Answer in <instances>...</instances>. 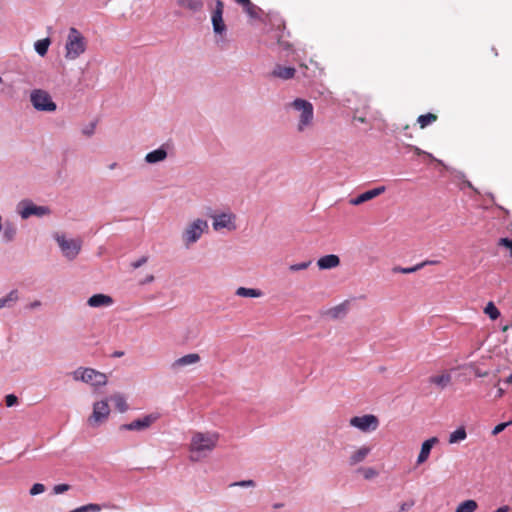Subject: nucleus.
<instances>
[{
	"mask_svg": "<svg viewBox=\"0 0 512 512\" xmlns=\"http://www.w3.org/2000/svg\"><path fill=\"white\" fill-rule=\"evenodd\" d=\"M488 196L489 198L491 199V201L494 203L495 202V197L492 193H488Z\"/></svg>",
	"mask_w": 512,
	"mask_h": 512,
	"instance_id": "obj_59",
	"label": "nucleus"
},
{
	"mask_svg": "<svg viewBox=\"0 0 512 512\" xmlns=\"http://www.w3.org/2000/svg\"><path fill=\"white\" fill-rule=\"evenodd\" d=\"M478 505L475 500L468 499L461 502L455 512H474L477 509Z\"/></svg>",
	"mask_w": 512,
	"mask_h": 512,
	"instance_id": "obj_31",
	"label": "nucleus"
},
{
	"mask_svg": "<svg viewBox=\"0 0 512 512\" xmlns=\"http://www.w3.org/2000/svg\"><path fill=\"white\" fill-rule=\"evenodd\" d=\"M437 442H438V438L437 437H431V438L425 440L422 443L421 449H420V453H419L418 458H417V464L418 465L424 463L428 459L433 446Z\"/></svg>",
	"mask_w": 512,
	"mask_h": 512,
	"instance_id": "obj_17",
	"label": "nucleus"
},
{
	"mask_svg": "<svg viewBox=\"0 0 512 512\" xmlns=\"http://www.w3.org/2000/svg\"><path fill=\"white\" fill-rule=\"evenodd\" d=\"M291 107L300 112L297 130L298 132H304L313 123L314 108L312 103L302 98H296L291 102Z\"/></svg>",
	"mask_w": 512,
	"mask_h": 512,
	"instance_id": "obj_3",
	"label": "nucleus"
},
{
	"mask_svg": "<svg viewBox=\"0 0 512 512\" xmlns=\"http://www.w3.org/2000/svg\"><path fill=\"white\" fill-rule=\"evenodd\" d=\"M467 437L466 430L463 426L457 428L449 436V443L454 444L465 440Z\"/></svg>",
	"mask_w": 512,
	"mask_h": 512,
	"instance_id": "obj_32",
	"label": "nucleus"
},
{
	"mask_svg": "<svg viewBox=\"0 0 512 512\" xmlns=\"http://www.w3.org/2000/svg\"><path fill=\"white\" fill-rule=\"evenodd\" d=\"M0 232L6 242H11L15 238L16 228L12 222L6 221L3 225L2 231Z\"/></svg>",
	"mask_w": 512,
	"mask_h": 512,
	"instance_id": "obj_26",
	"label": "nucleus"
},
{
	"mask_svg": "<svg viewBox=\"0 0 512 512\" xmlns=\"http://www.w3.org/2000/svg\"><path fill=\"white\" fill-rule=\"evenodd\" d=\"M100 510H101L100 505L90 503V504H86V505L80 506L78 508H75L69 512H98Z\"/></svg>",
	"mask_w": 512,
	"mask_h": 512,
	"instance_id": "obj_36",
	"label": "nucleus"
},
{
	"mask_svg": "<svg viewBox=\"0 0 512 512\" xmlns=\"http://www.w3.org/2000/svg\"><path fill=\"white\" fill-rule=\"evenodd\" d=\"M167 155V150L164 145H162L159 148L147 153L145 156V161L149 164H156L158 162L164 161L167 158Z\"/></svg>",
	"mask_w": 512,
	"mask_h": 512,
	"instance_id": "obj_21",
	"label": "nucleus"
},
{
	"mask_svg": "<svg viewBox=\"0 0 512 512\" xmlns=\"http://www.w3.org/2000/svg\"><path fill=\"white\" fill-rule=\"evenodd\" d=\"M116 166H117V163H116V162H114V163H112V164H110V165H109V168H110V169H114Z\"/></svg>",
	"mask_w": 512,
	"mask_h": 512,
	"instance_id": "obj_60",
	"label": "nucleus"
},
{
	"mask_svg": "<svg viewBox=\"0 0 512 512\" xmlns=\"http://www.w3.org/2000/svg\"><path fill=\"white\" fill-rule=\"evenodd\" d=\"M85 383L91 384L96 387L104 386L107 384V376L104 373L99 372L93 368H88Z\"/></svg>",
	"mask_w": 512,
	"mask_h": 512,
	"instance_id": "obj_15",
	"label": "nucleus"
},
{
	"mask_svg": "<svg viewBox=\"0 0 512 512\" xmlns=\"http://www.w3.org/2000/svg\"><path fill=\"white\" fill-rule=\"evenodd\" d=\"M283 506H284V504H283V503H275V504L273 505V508H274V509H279V508H282Z\"/></svg>",
	"mask_w": 512,
	"mask_h": 512,
	"instance_id": "obj_56",
	"label": "nucleus"
},
{
	"mask_svg": "<svg viewBox=\"0 0 512 512\" xmlns=\"http://www.w3.org/2000/svg\"><path fill=\"white\" fill-rule=\"evenodd\" d=\"M219 435L217 433L204 434L197 432L193 435L190 442L191 460L198 461L205 456L207 452L212 451L217 444Z\"/></svg>",
	"mask_w": 512,
	"mask_h": 512,
	"instance_id": "obj_1",
	"label": "nucleus"
},
{
	"mask_svg": "<svg viewBox=\"0 0 512 512\" xmlns=\"http://www.w3.org/2000/svg\"><path fill=\"white\" fill-rule=\"evenodd\" d=\"M377 475V471L374 468H366L364 470V478L371 479Z\"/></svg>",
	"mask_w": 512,
	"mask_h": 512,
	"instance_id": "obj_49",
	"label": "nucleus"
},
{
	"mask_svg": "<svg viewBox=\"0 0 512 512\" xmlns=\"http://www.w3.org/2000/svg\"><path fill=\"white\" fill-rule=\"evenodd\" d=\"M484 312L489 316L491 320H496L500 316L499 309L494 305L493 302H489L484 308Z\"/></svg>",
	"mask_w": 512,
	"mask_h": 512,
	"instance_id": "obj_35",
	"label": "nucleus"
},
{
	"mask_svg": "<svg viewBox=\"0 0 512 512\" xmlns=\"http://www.w3.org/2000/svg\"><path fill=\"white\" fill-rule=\"evenodd\" d=\"M154 277L152 275L148 276L145 280V283H149L151 281H153Z\"/></svg>",
	"mask_w": 512,
	"mask_h": 512,
	"instance_id": "obj_58",
	"label": "nucleus"
},
{
	"mask_svg": "<svg viewBox=\"0 0 512 512\" xmlns=\"http://www.w3.org/2000/svg\"><path fill=\"white\" fill-rule=\"evenodd\" d=\"M279 42V45L281 46V48L283 50H289L291 48V44L289 42H282V41H278Z\"/></svg>",
	"mask_w": 512,
	"mask_h": 512,
	"instance_id": "obj_51",
	"label": "nucleus"
},
{
	"mask_svg": "<svg viewBox=\"0 0 512 512\" xmlns=\"http://www.w3.org/2000/svg\"><path fill=\"white\" fill-rule=\"evenodd\" d=\"M208 229V222L203 219H196L189 224L182 234L186 247L196 243L200 239L201 235L208 231Z\"/></svg>",
	"mask_w": 512,
	"mask_h": 512,
	"instance_id": "obj_5",
	"label": "nucleus"
},
{
	"mask_svg": "<svg viewBox=\"0 0 512 512\" xmlns=\"http://www.w3.org/2000/svg\"><path fill=\"white\" fill-rule=\"evenodd\" d=\"M214 230L218 231L223 228H227L229 230L235 229V225L232 223L231 214L221 213L214 217L213 221Z\"/></svg>",
	"mask_w": 512,
	"mask_h": 512,
	"instance_id": "obj_16",
	"label": "nucleus"
},
{
	"mask_svg": "<svg viewBox=\"0 0 512 512\" xmlns=\"http://www.w3.org/2000/svg\"><path fill=\"white\" fill-rule=\"evenodd\" d=\"M229 487H241V488H254L256 487V482L254 480H241L236 481L229 484Z\"/></svg>",
	"mask_w": 512,
	"mask_h": 512,
	"instance_id": "obj_38",
	"label": "nucleus"
},
{
	"mask_svg": "<svg viewBox=\"0 0 512 512\" xmlns=\"http://www.w3.org/2000/svg\"><path fill=\"white\" fill-rule=\"evenodd\" d=\"M88 368L79 367L73 371L72 376L75 381H82L85 383Z\"/></svg>",
	"mask_w": 512,
	"mask_h": 512,
	"instance_id": "obj_37",
	"label": "nucleus"
},
{
	"mask_svg": "<svg viewBox=\"0 0 512 512\" xmlns=\"http://www.w3.org/2000/svg\"><path fill=\"white\" fill-rule=\"evenodd\" d=\"M508 511H509V507L507 505H504V506L499 507L498 509H496L493 512H508Z\"/></svg>",
	"mask_w": 512,
	"mask_h": 512,
	"instance_id": "obj_55",
	"label": "nucleus"
},
{
	"mask_svg": "<svg viewBox=\"0 0 512 512\" xmlns=\"http://www.w3.org/2000/svg\"><path fill=\"white\" fill-rule=\"evenodd\" d=\"M19 299V292L17 289L11 290L5 297L0 298L1 308H12Z\"/></svg>",
	"mask_w": 512,
	"mask_h": 512,
	"instance_id": "obj_24",
	"label": "nucleus"
},
{
	"mask_svg": "<svg viewBox=\"0 0 512 512\" xmlns=\"http://www.w3.org/2000/svg\"><path fill=\"white\" fill-rule=\"evenodd\" d=\"M412 149L415 152V154H417V155H425V156H427V157L437 161L439 164L443 165V162L441 160H438V159L434 158V156L431 153H428V152L420 149L417 146H413Z\"/></svg>",
	"mask_w": 512,
	"mask_h": 512,
	"instance_id": "obj_42",
	"label": "nucleus"
},
{
	"mask_svg": "<svg viewBox=\"0 0 512 512\" xmlns=\"http://www.w3.org/2000/svg\"><path fill=\"white\" fill-rule=\"evenodd\" d=\"M348 311L346 303H341L327 311V315L332 319H338L346 315Z\"/></svg>",
	"mask_w": 512,
	"mask_h": 512,
	"instance_id": "obj_28",
	"label": "nucleus"
},
{
	"mask_svg": "<svg viewBox=\"0 0 512 512\" xmlns=\"http://www.w3.org/2000/svg\"><path fill=\"white\" fill-rule=\"evenodd\" d=\"M158 413H151L145 415L143 418L135 419L134 421L119 426L120 431H142L149 428L154 422L159 419Z\"/></svg>",
	"mask_w": 512,
	"mask_h": 512,
	"instance_id": "obj_9",
	"label": "nucleus"
},
{
	"mask_svg": "<svg viewBox=\"0 0 512 512\" xmlns=\"http://www.w3.org/2000/svg\"><path fill=\"white\" fill-rule=\"evenodd\" d=\"M239 4L243 7L244 12L250 18H253V19H258L259 18V15L257 13V10L259 8L256 5H254L250 0H242Z\"/></svg>",
	"mask_w": 512,
	"mask_h": 512,
	"instance_id": "obj_29",
	"label": "nucleus"
},
{
	"mask_svg": "<svg viewBox=\"0 0 512 512\" xmlns=\"http://www.w3.org/2000/svg\"><path fill=\"white\" fill-rule=\"evenodd\" d=\"M85 37L75 27H71L68 32L65 44V58L75 60L86 51Z\"/></svg>",
	"mask_w": 512,
	"mask_h": 512,
	"instance_id": "obj_2",
	"label": "nucleus"
},
{
	"mask_svg": "<svg viewBox=\"0 0 512 512\" xmlns=\"http://www.w3.org/2000/svg\"><path fill=\"white\" fill-rule=\"evenodd\" d=\"M179 7L185 8L192 13H198L203 10L204 3L202 0H176Z\"/></svg>",
	"mask_w": 512,
	"mask_h": 512,
	"instance_id": "obj_22",
	"label": "nucleus"
},
{
	"mask_svg": "<svg viewBox=\"0 0 512 512\" xmlns=\"http://www.w3.org/2000/svg\"><path fill=\"white\" fill-rule=\"evenodd\" d=\"M236 295L240 297H260L262 292L259 289L239 287L236 290Z\"/></svg>",
	"mask_w": 512,
	"mask_h": 512,
	"instance_id": "obj_33",
	"label": "nucleus"
},
{
	"mask_svg": "<svg viewBox=\"0 0 512 512\" xmlns=\"http://www.w3.org/2000/svg\"><path fill=\"white\" fill-rule=\"evenodd\" d=\"M224 3L222 0H215V8L211 14V23L213 32L216 36H222L226 33L227 27L223 19Z\"/></svg>",
	"mask_w": 512,
	"mask_h": 512,
	"instance_id": "obj_8",
	"label": "nucleus"
},
{
	"mask_svg": "<svg viewBox=\"0 0 512 512\" xmlns=\"http://www.w3.org/2000/svg\"><path fill=\"white\" fill-rule=\"evenodd\" d=\"M296 73V69L292 66H283L281 64H276L273 70L270 73L272 78H279L282 80H290L294 78Z\"/></svg>",
	"mask_w": 512,
	"mask_h": 512,
	"instance_id": "obj_13",
	"label": "nucleus"
},
{
	"mask_svg": "<svg viewBox=\"0 0 512 512\" xmlns=\"http://www.w3.org/2000/svg\"><path fill=\"white\" fill-rule=\"evenodd\" d=\"M113 303L114 300L111 296L102 293L94 294L87 300V305L93 308L106 307Z\"/></svg>",
	"mask_w": 512,
	"mask_h": 512,
	"instance_id": "obj_14",
	"label": "nucleus"
},
{
	"mask_svg": "<svg viewBox=\"0 0 512 512\" xmlns=\"http://www.w3.org/2000/svg\"><path fill=\"white\" fill-rule=\"evenodd\" d=\"M385 190H386L385 186H378V187H375L373 189L367 190V191L359 194L357 197L350 199L349 202L351 205L357 206V205H360L366 201H369V200L381 195L382 193L385 192Z\"/></svg>",
	"mask_w": 512,
	"mask_h": 512,
	"instance_id": "obj_12",
	"label": "nucleus"
},
{
	"mask_svg": "<svg viewBox=\"0 0 512 512\" xmlns=\"http://www.w3.org/2000/svg\"><path fill=\"white\" fill-rule=\"evenodd\" d=\"M124 351H115L113 352V354L111 355L113 358H120L122 356H124Z\"/></svg>",
	"mask_w": 512,
	"mask_h": 512,
	"instance_id": "obj_54",
	"label": "nucleus"
},
{
	"mask_svg": "<svg viewBox=\"0 0 512 512\" xmlns=\"http://www.w3.org/2000/svg\"><path fill=\"white\" fill-rule=\"evenodd\" d=\"M111 401L114 403L115 408L121 413L126 412L129 408L126 398L122 394L113 395Z\"/></svg>",
	"mask_w": 512,
	"mask_h": 512,
	"instance_id": "obj_30",
	"label": "nucleus"
},
{
	"mask_svg": "<svg viewBox=\"0 0 512 512\" xmlns=\"http://www.w3.org/2000/svg\"><path fill=\"white\" fill-rule=\"evenodd\" d=\"M200 361V356L197 354V353H190V354H187V355H184L178 359H176L172 365H171V368L173 370H177L181 367H184V366H187V365H191V364H195L197 362Z\"/></svg>",
	"mask_w": 512,
	"mask_h": 512,
	"instance_id": "obj_20",
	"label": "nucleus"
},
{
	"mask_svg": "<svg viewBox=\"0 0 512 512\" xmlns=\"http://www.w3.org/2000/svg\"><path fill=\"white\" fill-rule=\"evenodd\" d=\"M311 263H312V261L308 260V261H304V262H301V263L291 264L289 266V270L292 271V272H297V271H300V270H305V269H307L311 265Z\"/></svg>",
	"mask_w": 512,
	"mask_h": 512,
	"instance_id": "obj_39",
	"label": "nucleus"
},
{
	"mask_svg": "<svg viewBox=\"0 0 512 512\" xmlns=\"http://www.w3.org/2000/svg\"><path fill=\"white\" fill-rule=\"evenodd\" d=\"M437 120V116L433 113L422 114L417 118V123L423 129L428 125L434 123Z\"/></svg>",
	"mask_w": 512,
	"mask_h": 512,
	"instance_id": "obj_34",
	"label": "nucleus"
},
{
	"mask_svg": "<svg viewBox=\"0 0 512 512\" xmlns=\"http://www.w3.org/2000/svg\"><path fill=\"white\" fill-rule=\"evenodd\" d=\"M463 183H464V185H465L466 187H468V188L472 189V190H473V191H475V192H478V191H477V189L472 185V183H471L469 180L464 179V180H463Z\"/></svg>",
	"mask_w": 512,
	"mask_h": 512,
	"instance_id": "obj_52",
	"label": "nucleus"
},
{
	"mask_svg": "<svg viewBox=\"0 0 512 512\" xmlns=\"http://www.w3.org/2000/svg\"><path fill=\"white\" fill-rule=\"evenodd\" d=\"M340 258L335 254H328L322 256L317 261V266L320 270H328L339 266Z\"/></svg>",
	"mask_w": 512,
	"mask_h": 512,
	"instance_id": "obj_18",
	"label": "nucleus"
},
{
	"mask_svg": "<svg viewBox=\"0 0 512 512\" xmlns=\"http://www.w3.org/2000/svg\"><path fill=\"white\" fill-rule=\"evenodd\" d=\"M370 452H371V448L368 446H363V447L359 448L356 452H354L349 457V461H348L349 465L354 466L358 463L363 462L366 459V457L369 455Z\"/></svg>",
	"mask_w": 512,
	"mask_h": 512,
	"instance_id": "obj_23",
	"label": "nucleus"
},
{
	"mask_svg": "<svg viewBox=\"0 0 512 512\" xmlns=\"http://www.w3.org/2000/svg\"><path fill=\"white\" fill-rule=\"evenodd\" d=\"M40 306H41V302H40L39 300H35V301L31 302V303L28 305V307H29L30 309H36V308H38V307H40Z\"/></svg>",
	"mask_w": 512,
	"mask_h": 512,
	"instance_id": "obj_50",
	"label": "nucleus"
},
{
	"mask_svg": "<svg viewBox=\"0 0 512 512\" xmlns=\"http://www.w3.org/2000/svg\"><path fill=\"white\" fill-rule=\"evenodd\" d=\"M109 413L110 409L108 402L106 400L97 401L93 405V412L89 421L102 422L108 418Z\"/></svg>",
	"mask_w": 512,
	"mask_h": 512,
	"instance_id": "obj_11",
	"label": "nucleus"
},
{
	"mask_svg": "<svg viewBox=\"0 0 512 512\" xmlns=\"http://www.w3.org/2000/svg\"><path fill=\"white\" fill-rule=\"evenodd\" d=\"M50 44H51L50 38L46 37L44 39L37 40L34 43V49L39 56L44 57L48 52Z\"/></svg>",
	"mask_w": 512,
	"mask_h": 512,
	"instance_id": "obj_27",
	"label": "nucleus"
},
{
	"mask_svg": "<svg viewBox=\"0 0 512 512\" xmlns=\"http://www.w3.org/2000/svg\"><path fill=\"white\" fill-rule=\"evenodd\" d=\"M455 177L463 181L465 179V174L462 171H456Z\"/></svg>",
	"mask_w": 512,
	"mask_h": 512,
	"instance_id": "obj_53",
	"label": "nucleus"
},
{
	"mask_svg": "<svg viewBox=\"0 0 512 512\" xmlns=\"http://www.w3.org/2000/svg\"><path fill=\"white\" fill-rule=\"evenodd\" d=\"M498 245L503 246L509 250H512V239L504 237L498 240Z\"/></svg>",
	"mask_w": 512,
	"mask_h": 512,
	"instance_id": "obj_47",
	"label": "nucleus"
},
{
	"mask_svg": "<svg viewBox=\"0 0 512 512\" xmlns=\"http://www.w3.org/2000/svg\"><path fill=\"white\" fill-rule=\"evenodd\" d=\"M415 505V501L413 499L403 502L399 506V512H406L410 510Z\"/></svg>",
	"mask_w": 512,
	"mask_h": 512,
	"instance_id": "obj_46",
	"label": "nucleus"
},
{
	"mask_svg": "<svg viewBox=\"0 0 512 512\" xmlns=\"http://www.w3.org/2000/svg\"><path fill=\"white\" fill-rule=\"evenodd\" d=\"M505 382H506V383H512V374H510V375L505 379Z\"/></svg>",
	"mask_w": 512,
	"mask_h": 512,
	"instance_id": "obj_57",
	"label": "nucleus"
},
{
	"mask_svg": "<svg viewBox=\"0 0 512 512\" xmlns=\"http://www.w3.org/2000/svg\"><path fill=\"white\" fill-rule=\"evenodd\" d=\"M55 239L63 253V255L68 259V260H74L80 250H81V246H82V242L81 240H78V239H66L64 235H59L57 234L55 236Z\"/></svg>",
	"mask_w": 512,
	"mask_h": 512,
	"instance_id": "obj_7",
	"label": "nucleus"
},
{
	"mask_svg": "<svg viewBox=\"0 0 512 512\" xmlns=\"http://www.w3.org/2000/svg\"><path fill=\"white\" fill-rule=\"evenodd\" d=\"M502 394H503V390H502V389H499V390H498V396H502Z\"/></svg>",
	"mask_w": 512,
	"mask_h": 512,
	"instance_id": "obj_63",
	"label": "nucleus"
},
{
	"mask_svg": "<svg viewBox=\"0 0 512 512\" xmlns=\"http://www.w3.org/2000/svg\"><path fill=\"white\" fill-rule=\"evenodd\" d=\"M509 257L512 259V250H510Z\"/></svg>",
	"mask_w": 512,
	"mask_h": 512,
	"instance_id": "obj_64",
	"label": "nucleus"
},
{
	"mask_svg": "<svg viewBox=\"0 0 512 512\" xmlns=\"http://www.w3.org/2000/svg\"><path fill=\"white\" fill-rule=\"evenodd\" d=\"M510 424H512V421H508V422H503V423H499L497 424L493 430H492V434L493 435H497L499 433H501L507 426H509Z\"/></svg>",
	"mask_w": 512,
	"mask_h": 512,
	"instance_id": "obj_44",
	"label": "nucleus"
},
{
	"mask_svg": "<svg viewBox=\"0 0 512 512\" xmlns=\"http://www.w3.org/2000/svg\"><path fill=\"white\" fill-rule=\"evenodd\" d=\"M438 263H439L438 260H425V261L418 263L412 267L404 268L401 266H395V267H393L392 271H393V273L411 274V273L419 271L420 269L424 268L427 265H436Z\"/></svg>",
	"mask_w": 512,
	"mask_h": 512,
	"instance_id": "obj_19",
	"label": "nucleus"
},
{
	"mask_svg": "<svg viewBox=\"0 0 512 512\" xmlns=\"http://www.w3.org/2000/svg\"><path fill=\"white\" fill-rule=\"evenodd\" d=\"M451 375L444 373L441 375L431 376L429 382L439 386L441 389L446 388L451 383Z\"/></svg>",
	"mask_w": 512,
	"mask_h": 512,
	"instance_id": "obj_25",
	"label": "nucleus"
},
{
	"mask_svg": "<svg viewBox=\"0 0 512 512\" xmlns=\"http://www.w3.org/2000/svg\"><path fill=\"white\" fill-rule=\"evenodd\" d=\"M30 101L37 111L54 112L57 109L51 95L43 89H34L30 94Z\"/></svg>",
	"mask_w": 512,
	"mask_h": 512,
	"instance_id": "obj_4",
	"label": "nucleus"
},
{
	"mask_svg": "<svg viewBox=\"0 0 512 512\" xmlns=\"http://www.w3.org/2000/svg\"><path fill=\"white\" fill-rule=\"evenodd\" d=\"M18 403V397L14 394H8L5 397V404L7 407H12Z\"/></svg>",
	"mask_w": 512,
	"mask_h": 512,
	"instance_id": "obj_45",
	"label": "nucleus"
},
{
	"mask_svg": "<svg viewBox=\"0 0 512 512\" xmlns=\"http://www.w3.org/2000/svg\"><path fill=\"white\" fill-rule=\"evenodd\" d=\"M4 223H2V217L0 216V231H2Z\"/></svg>",
	"mask_w": 512,
	"mask_h": 512,
	"instance_id": "obj_61",
	"label": "nucleus"
},
{
	"mask_svg": "<svg viewBox=\"0 0 512 512\" xmlns=\"http://www.w3.org/2000/svg\"><path fill=\"white\" fill-rule=\"evenodd\" d=\"M350 425L362 432L375 431L379 426L378 418L373 414L354 416L350 419Z\"/></svg>",
	"mask_w": 512,
	"mask_h": 512,
	"instance_id": "obj_10",
	"label": "nucleus"
},
{
	"mask_svg": "<svg viewBox=\"0 0 512 512\" xmlns=\"http://www.w3.org/2000/svg\"><path fill=\"white\" fill-rule=\"evenodd\" d=\"M97 122L92 121L82 129L83 135L91 137L95 133Z\"/></svg>",
	"mask_w": 512,
	"mask_h": 512,
	"instance_id": "obj_40",
	"label": "nucleus"
},
{
	"mask_svg": "<svg viewBox=\"0 0 512 512\" xmlns=\"http://www.w3.org/2000/svg\"><path fill=\"white\" fill-rule=\"evenodd\" d=\"M45 485L42 484V483H35L33 484V486L30 488V495L31 496H36V495H39L41 493H43L45 491Z\"/></svg>",
	"mask_w": 512,
	"mask_h": 512,
	"instance_id": "obj_41",
	"label": "nucleus"
},
{
	"mask_svg": "<svg viewBox=\"0 0 512 512\" xmlns=\"http://www.w3.org/2000/svg\"><path fill=\"white\" fill-rule=\"evenodd\" d=\"M148 261V257L142 256L138 260L131 263V267L134 269L140 268L142 265H144Z\"/></svg>",
	"mask_w": 512,
	"mask_h": 512,
	"instance_id": "obj_48",
	"label": "nucleus"
},
{
	"mask_svg": "<svg viewBox=\"0 0 512 512\" xmlns=\"http://www.w3.org/2000/svg\"><path fill=\"white\" fill-rule=\"evenodd\" d=\"M174 15H175V16H181V12H179V11H175V12H174Z\"/></svg>",
	"mask_w": 512,
	"mask_h": 512,
	"instance_id": "obj_62",
	"label": "nucleus"
},
{
	"mask_svg": "<svg viewBox=\"0 0 512 512\" xmlns=\"http://www.w3.org/2000/svg\"><path fill=\"white\" fill-rule=\"evenodd\" d=\"M17 212L22 219H28L31 216L42 217L49 215L51 210L48 206H37L32 200L24 199L17 204Z\"/></svg>",
	"mask_w": 512,
	"mask_h": 512,
	"instance_id": "obj_6",
	"label": "nucleus"
},
{
	"mask_svg": "<svg viewBox=\"0 0 512 512\" xmlns=\"http://www.w3.org/2000/svg\"><path fill=\"white\" fill-rule=\"evenodd\" d=\"M70 489V485L69 484H57L53 487V493L58 495V494H62L66 491H68Z\"/></svg>",
	"mask_w": 512,
	"mask_h": 512,
	"instance_id": "obj_43",
	"label": "nucleus"
}]
</instances>
